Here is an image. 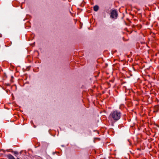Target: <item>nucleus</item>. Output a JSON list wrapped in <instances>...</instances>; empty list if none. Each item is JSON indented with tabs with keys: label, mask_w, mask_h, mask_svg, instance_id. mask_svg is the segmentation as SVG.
Masks as SVG:
<instances>
[{
	"label": "nucleus",
	"mask_w": 159,
	"mask_h": 159,
	"mask_svg": "<svg viewBox=\"0 0 159 159\" xmlns=\"http://www.w3.org/2000/svg\"><path fill=\"white\" fill-rule=\"evenodd\" d=\"M121 113L118 110H115L112 111L110 115V117L111 120L116 122L120 118Z\"/></svg>",
	"instance_id": "1"
},
{
	"label": "nucleus",
	"mask_w": 159,
	"mask_h": 159,
	"mask_svg": "<svg viewBox=\"0 0 159 159\" xmlns=\"http://www.w3.org/2000/svg\"><path fill=\"white\" fill-rule=\"evenodd\" d=\"M118 16L117 12L116 10H112L110 13V17L113 19H116Z\"/></svg>",
	"instance_id": "2"
},
{
	"label": "nucleus",
	"mask_w": 159,
	"mask_h": 159,
	"mask_svg": "<svg viewBox=\"0 0 159 159\" xmlns=\"http://www.w3.org/2000/svg\"><path fill=\"white\" fill-rule=\"evenodd\" d=\"M8 159H16L11 154H9L6 156Z\"/></svg>",
	"instance_id": "3"
},
{
	"label": "nucleus",
	"mask_w": 159,
	"mask_h": 159,
	"mask_svg": "<svg viewBox=\"0 0 159 159\" xmlns=\"http://www.w3.org/2000/svg\"><path fill=\"white\" fill-rule=\"evenodd\" d=\"M99 9L98 6L97 5H96L93 7V10L95 11H97Z\"/></svg>",
	"instance_id": "4"
},
{
	"label": "nucleus",
	"mask_w": 159,
	"mask_h": 159,
	"mask_svg": "<svg viewBox=\"0 0 159 159\" xmlns=\"http://www.w3.org/2000/svg\"><path fill=\"white\" fill-rule=\"evenodd\" d=\"M154 109L155 111H157L159 110V105H157L155 106Z\"/></svg>",
	"instance_id": "5"
},
{
	"label": "nucleus",
	"mask_w": 159,
	"mask_h": 159,
	"mask_svg": "<svg viewBox=\"0 0 159 159\" xmlns=\"http://www.w3.org/2000/svg\"><path fill=\"white\" fill-rule=\"evenodd\" d=\"M12 152H13L15 154L17 155L18 154V152L17 151H13Z\"/></svg>",
	"instance_id": "6"
},
{
	"label": "nucleus",
	"mask_w": 159,
	"mask_h": 159,
	"mask_svg": "<svg viewBox=\"0 0 159 159\" xmlns=\"http://www.w3.org/2000/svg\"><path fill=\"white\" fill-rule=\"evenodd\" d=\"M0 37H2V35L1 34H0Z\"/></svg>",
	"instance_id": "7"
}]
</instances>
